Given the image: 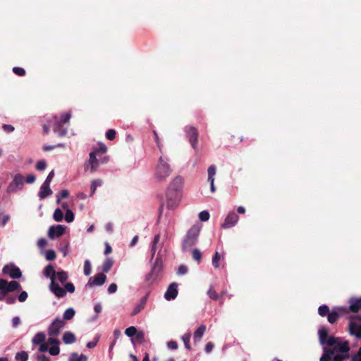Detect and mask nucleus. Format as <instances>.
I'll use <instances>...</instances> for the list:
<instances>
[{
    "mask_svg": "<svg viewBox=\"0 0 361 361\" xmlns=\"http://www.w3.org/2000/svg\"><path fill=\"white\" fill-rule=\"evenodd\" d=\"M183 185V178L180 176H176L170 183L166 191L167 207L169 209H174L177 207Z\"/></svg>",
    "mask_w": 361,
    "mask_h": 361,
    "instance_id": "nucleus-1",
    "label": "nucleus"
},
{
    "mask_svg": "<svg viewBox=\"0 0 361 361\" xmlns=\"http://www.w3.org/2000/svg\"><path fill=\"white\" fill-rule=\"evenodd\" d=\"M319 316L327 317V320L330 324H335L337 320L348 314L347 306H335L330 310L327 305H322L318 308Z\"/></svg>",
    "mask_w": 361,
    "mask_h": 361,
    "instance_id": "nucleus-2",
    "label": "nucleus"
},
{
    "mask_svg": "<svg viewBox=\"0 0 361 361\" xmlns=\"http://www.w3.org/2000/svg\"><path fill=\"white\" fill-rule=\"evenodd\" d=\"M201 227L195 224L187 231L181 243V249L183 252L190 251L192 247L197 243Z\"/></svg>",
    "mask_w": 361,
    "mask_h": 361,
    "instance_id": "nucleus-3",
    "label": "nucleus"
},
{
    "mask_svg": "<svg viewBox=\"0 0 361 361\" xmlns=\"http://www.w3.org/2000/svg\"><path fill=\"white\" fill-rule=\"evenodd\" d=\"M56 273L53 265L50 264L47 265L43 270L44 276L51 280L49 286L50 292L58 298H63L66 295V291L58 283H55L54 276Z\"/></svg>",
    "mask_w": 361,
    "mask_h": 361,
    "instance_id": "nucleus-4",
    "label": "nucleus"
},
{
    "mask_svg": "<svg viewBox=\"0 0 361 361\" xmlns=\"http://www.w3.org/2000/svg\"><path fill=\"white\" fill-rule=\"evenodd\" d=\"M169 159L161 155L155 168L154 177L159 182L166 179L172 173V169L169 163Z\"/></svg>",
    "mask_w": 361,
    "mask_h": 361,
    "instance_id": "nucleus-5",
    "label": "nucleus"
},
{
    "mask_svg": "<svg viewBox=\"0 0 361 361\" xmlns=\"http://www.w3.org/2000/svg\"><path fill=\"white\" fill-rule=\"evenodd\" d=\"M109 161V157L97 158V152H91L89 154V159L85 162L84 169L85 171H90L91 173L96 171L100 164H106Z\"/></svg>",
    "mask_w": 361,
    "mask_h": 361,
    "instance_id": "nucleus-6",
    "label": "nucleus"
},
{
    "mask_svg": "<svg viewBox=\"0 0 361 361\" xmlns=\"http://www.w3.org/2000/svg\"><path fill=\"white\" fill-rule=\"evenodd\" d=\"M329 329L326 326H320L318 330L319 339L321 345L335 346L338 340L334 336H328Z\"/></svg>",
    "mask_w": 361,
    "mask_h": 361,
    "instance_id": "nucleus-7",
    "label": "nucleus"
},
{
    "mask_svg": "<svg viewBox=\"0 0 361 361\" xmlns=\"http://www.w3.org/2000/svg\"><path fill=\"white\" fill-rule=\"evenodd\" d=\"M348 331L356 338H361V316H350L349 318Z\"/></svg>",
    "mask_w": 361,
    "mask_h": 361,
    "instance_id": "nucleus-8",
    "label": "nucleus"
},
{
    "mask_svg": "<svg viewBox=\"0 0 361 361\" xmlns=\"http://www.w3.org/2000/svg\"><path fill=\"white\" fill-rule=\"evenodd\" d=\"M66 323L63 319L60 317L55 318L49 324L47 329L49 336H57L59 335L61 330L65 326Z\"/></svg>",
    "mask_w": 361,
    "mask_h": 361,
    "instance_id": "nucleus-9",
    "label": "nucleus"
},
{
    "mask_svg": "<svg viewBox=\"0 0 361 361\" xmlns=\"http://www.w3.org/2000/svg\"><path fill=\"white\" fill-rule=\"evenodd\" d=\"M24 185L23 177L21 174H16L12 181L9 183L7 188V192L9 193L16 192L23 190Z\"/></svg>",
    "mask_w": 361,
    "mask_h": 361,
    "instance_id": "nucleus-10",
    "label": "nucleus"
},
{
    "mask_svg": "<svg viewBox=\"0 0 361 361\" xmlns=\"http://www.w3.org/2000/svg\"><path fill=\"white\" fill-rule=\"evenodd\" d=\"M184 132L192 147L195 149L197 148V138L199 135L197 128L194 126H185L184 128Z\"/></svg>",
    "mask_w": 361,
    "mask_h": 361,
    "instance_id": "nucleus-11",
    "label": "nucleus"
},
{
    "mask_svg": "<svg viewBox=\"0 0 361 361\" xmlns=\"http://www.w3.org/2000/svg\"><path fill=\"white\" fill-rule=\"evenodd\" d=\"M2 272L4 274L9 275L13 279H18L22 276L20 269L13 264L5 265L3 267Z\"/></svg>",
    "mask_w": 361,
    "mask_h": 361,
    "instance_id": "nucleus-12",
    "label": "nucleus"
},
{
    "mask_svg": "<svg viewBox=\"0 0 361 361\" xmlns=\"http://www.w3.org/2000/svg\"><path fill=\"white\" fill-rule=\"evenodd\" d=\"M163 263L160 257H157L152 265L151 271L145 276L146 281H149L153 276H157L162 270Z\"/></svg>",
    "mask_w": 361,
    "mask_h": 361,
    "instance_id": "nucleus-13",
    "label": "nucleus"
},
{
    "mask_svg": "<svg viewBox=\"0 0 361 361\" xmlns=\"http://www.w3.org/2000/svg\"><path fill=\"white\" fill-rule=\"evenodd\" d=\"M66 226L63 225L51 226L48 231V236L50 239H55L61 236L65 232Z\"/></svg>",
    "mask_w": 361,
    "mask_h": 361,
    "instance_id": "nucleus-14",
    "label": "nucleus"
},
{
    "mask_svg": "<svg viewBox=\"0 0 361 361\" xmlns=\"http://www.w3.org/2000/svg\"><path fill=\"white\" fill-rule=\"evenodd\" d=\"M106 279V276L104 273H99L94 276L93 277H90L88 280L87 283L86 284V287H93L95 286H102Z\"/></svg>",
    "mask_w": 361,
    "mask_h": 361,
    "instance_id": "nucleus-15",
    "label": "nucleus"
},
{
    "mask_svg": "<svg viewBox=\"0 0 361 361\" xmlns=\"http://www.w3.org/2000/svg\"><path fill=\"white\" fill-rule=\"evenodd\" d=\"M178 283L176 282L171 283L167 288L166 291L164 293V298L171 301L176 298L178 290Z\"/></svg>",
    "mask_w": 361,
    "mask_h": 361,
    "instance_id": "nucleus-16",
    "label": "nucleus"
},
{
    "mask_svg": "<svg viewBox=\"0 0 361 361\" xmlns=\"http://www.w3.org/2000/svg\"><path fill=\"white\" fill-rule=\"evenodd\" d=\"M239 217L235 212H230L226 217L224 223L221 224V228L228 229L234 226L238 222Z\"/></svg>",
    "mask_w": 361,
    "mask_h": 361,
    "instance_id": "nucleus-17",
    "label": "nucleus"
},
{
    "mask_svg": "<svg viewBox=\"0 0 361 361\" xmlns=\"http://www.w3.org/2000/svg\"><path fill=\"white\" fill-rule=\"evenodd\" d=\"M149 295V293L148 292L145 294V296H143L140 299V302L135 306L133 311L131 312V313H130L131 316L133 317V316L137 315L139 312H140L145 308L146 303L147 302Z\"/></svg>",
    "mask_w": 361,
    "mask_h": 361,
    "instance_id": "nucleus-18",
    "label": "nucleus"
},
{
    "mask_svg": "<svg viewBox=\"0 0 361 361\" xmlns=\"http://www.w3.org/2000/svg\"><path fill=\"white\" fill-rule=\"evenodd\" d=\"M334 348L338 351L337 353H339L342 355H347L349 357V343L345 341L344 342H337V344L334 346Z\"/></svg>",
    "mask_w": 361,
    "mask_h": 361,
    "instance_id": "nucleus-19",
    "label": "nucleus"
},
{
    "mask_svg": "<svg viewBox=\"0 0 361 361\" xmlns=\"http://www.w3.org/2000/svg\"><path fill=\"white\" fill-rule=\"evenodd\" d=\"M349 307H347L348 309V312L350 310L353 312H357L358 311H361V297L359 298H351L349 299Z\"/></svg>",
    "mask_w": 361,
    "mask_h": 361,
    "instance_id": "nucleus-20",
    "label": "nucleus"
},
{
    "mask_svg": "<svg viewBox=\"0 0 361 361\" xmlns=\"http://www.w3.org/2000/svg\"><path fill=\"white\" fill-rule=\"evenodd\" d=\"M53 192L50 188V185L42 183L39 188V191L38 192V197L39 200H44L47 198L48 197L52 195Z\"/></svg>",
    "mask_w": 361,
    "mask_h": 361,
    "instance_id": "nucleus-21",
    "label": "nucleus"
},
{
    "mask_svg": "<svg viewBox=\"0 0 361 361\" xmlns=\"http://www.w3.org/2000/svg\"><path fill=\"white\" fill-rule=\"evenodd\" d=\"M64 123H61V121H55L53 125V130L57 133L59 137H64L66 135L68 132V128L64 127Z\"/></svg>",
    "mask_w": 361,
    "mask_h": 361,
    "instance_id": "nucleus-22",
    "label": "nucleus"
},
{
    "mask_svg": "<svg viewBox=\"0 0 361 361\" xmlns=\"http://www.w3.org/2000/svg\"><path fill=\"white\" fill-rule=\"evenodd\" d=\"M55 283H64L68 279V274L67 271L61 270L59 271H56L55 274Z\"/></svg>",
    "mask_w": 361,
    "mask_h": 361,
    "instance_id": "nucleus-23",
    "label": "nucleus"
},
{
    "mask_svg": "<svg viewBox=\"0 0 361 361\" xmlns=\"http://www.w3.org/2000/svg\"><path fill=\"white\" fill-rule=\"evenodd\" d=\"M206 331V326L204 324H201L194 332L193 339L194 342H199L202 337L203 336L204 332Z\"/></svg>",
    "mask_w": 361,
    "mask_h": 361,
    "instance_id": "nucleus-24",
    "label": "nucleus"
},
{
    "mask_svg": "<svg viewBox=\"0 0 361 361\" xmlns=\"http://www.w3.org/2000/svg\"><path fill=\"white\" fill-rule=\"evenodd\" d=\"M21 289V285L16 281H11L8 282L6 281V290L8 293L13 292Z\"/></svg>",
    "mask_w": 361,
    "mask_h": 361,
    "instance_id": "nucleus-25",
    "label": "nucleus"
},
{
    "mask_svg": "<svg viewBox=\"0 0 361 361\" xmlns=\"http://www.w3.org/2000/svg\"><path fill=\"white\" fill-rule=\"evenodd\" d=\"M62 339L65 344H72L76 341L75 334L71 331L64 332Z\"/></svg>",
    "mask_w": 361,
    "mask_h": 361,
    "instance_id": "nucleus-26",
    "label": "nucleus"
},
{
    "mask_svg": "<svg viewBox=\"0 0 361 361\" xmlns=\"http://www.w3.org/2000/svg\"><path fill=\"white\" fill-rule=\"evenodd\" d=\"M46 338V335L44 332H37L32 339V343L34 345H39L43 342H44Z\"/></svg>",
    "mask_w": 361,
    "mask_h": 361,
    "instance_id": "nucleus-27",
    "label": "nucleus"
},
{
    "mask_svg": "<svg viewBox=\"0 0 361 361\" xmlns=\"http://www.w3.org/2000/svg\"><path fill=\"white\" fill-rule=\"evenodd\" d=\"M71 118V111H69L68 112L63 113L61 115L59 119H57V116H54V118L56 119V121H61V123L68 124L70 122V119Z\"/></svg>",
    "mask_w": 361,
    "mask_h": 361,
    "instance_id": "nucleus-28",
    "label": "nucleus"
},
{
    "mask_svg": "<svg viewBox=\"0 0 361 361\" xmlns=\"http://www.w3.org/2000/svg\"><path fill=\"white\" fill-rule=\"evenodd\" d=\"M68 361H87V357L83 354L78 355L77 353H72Z\"/></svg>",
    "mask_w": 361,
    "mask_h": 361,
    "instance_id": "nucleus-29",
    "label": "nucleus"
},
{
    "mask_svg": "<svg viewBox=\"0 0 361 361\" xmlns=\"http://www.w3.org/2000/svg\"><path fill=\"white\" fill-rule=\"evenodd\" d=\"M191 255L192 259L197 263L200 264L202 261V253L198 248L191 250Z\"/></svg>",
    "mask_w": 361,
    "mask_h": 361,
    "instance_id": "nucleus-30",
    "label": "nucleus"
},
{
    "mask_svg": "<svg viewBox=\"0 0 361 361\" xmlns=\"http://www.w3.org/2000/svg\"><path fill=\"white\" fill-rule=\"evenodd\" d=\"M102 184V180L101 179H94L92 181L90 185V196H92L98 187H100Z\"/></svg>",
    "mask_w": 361,
    "mask_h": 361,
    "instance_id": "nucleus-31",
    "label": "nucleus"
},
{
    "mask_svg": "<svg viewBox=\"0 0 361 361\" xmlns=\"http://www.w3.org/2000/svg\"><path fill=\"white\" fill-rule=\"evenodd\" d=\"M75 314V310L73 307H69L66 309V311L64 312L62 319H63L64 322L65 320H70L73 318Z\"/></svg>",
    "mask_w": 361,
    "mask_h": 361,
    "instance_id": "nucleus-32",
    "label": "nucleus"
},
{
    "mask_svg": "<svg viewBox=\"0 0 361 361\" xmlns=\"http://www.w3.org/2000/svg\"><path fill=\"white\" fill-rule=\"evenodd\" d=\"M113 266V260L111 258H106L104 261L102 269L104 272H109Z\"/></svg>",
    "mask_w": 361,
    "mask_h": 361,
    "instance_id": "nucleus-33",
    "label": "nucleus"
},
{
    "mask_svg": "<svg viewBox=\"0 0 361 361\" xmlns=\"http://www.w3.org/2000/svg\"><path fill=\"white\" fill-rule=\"evenodd\" d=\"M15 360L16 361H27L28 353L24 350L18 352L15 355Z\"/></svg>",
    "mask_w": 361,
    "mask_h": 361,
    "instance_id": "nucleus-34",
    "label": "nucleus"
},
{
    "mask_svg": "<svg viewBox=\"0 0 361 361\" xmlns=\"http://www.w3.org/2000/svg\"><path fill=\"white\" fill-rule=\"evenodd\" d=\"M69 196V192L68 190H62L60 192H59L56 197V203L59 204L61 202V199L66 198Z\"/></svg>",
    "mask_w": 361,
    "mask_h": 361,
    "instance_id": "nucleus-35",
    "label": "nucleus"
},
{
    "mask_svg": "<svg viewBox=\"0 0 361 361\" xmlns=\"http://www.w3.org/2000/svg\"><path fill=\"white\" fill-rule=\"evenodd\" d=\"M191 335L190 333H186L182 336V341L184 343L185 348L187 350H190V341Z\"/></svg>",
    "mask_w": 361,
    "mask_h": 361,
    "instance_id": "nucleus-36",
    "label": "nucleus"
},
{
    "mask_svg": "<svg viewBox=\"0 0 361 361\" xmlns=\"http://www.w3.org/2000/svg\"><path fill=\"white\" fill-rule=\"evenodd\" d=\"M325 353L320 357V361H331V355L334 354V350L323 348Z\"/></svg>",
    "mask_w": 361,
    "mask_h": 361,
    "instance_id": "nucleus-37",
    "label": "nucleus"
},
{
    "mask_svg": "<svg viewBox=\"0 0 361 361\" xmlns=\"http://www.w3.org/2000/svg\"><path fill=\"white\" fill-rule=\"evenodd\" d=\"M53 218L57 222H60L63 220V214L59 208H56L55 209V211L54 212Z\"/></svg>",
    "mask_w": 361,
    "mask_h": 361,
    "instance_id": "nucleus-38",
    "label": "nucleus"
},
{
    "mask_svg": "<svg viewBox=\"0 0 361 361\" xmlns=\"http://www.w3.org/2000/svg\"><path fill=\"white\" fill-rule=\"evenodd\" d=\"M134 341L139 343H144L145 342V334L141 331H137V334H135V336H134V339H132V342L133 343Z\"/></svg>",
    "mask_w": 361,
    "mask_h": 361,
    "instance_id": "nucleus-39",
    "label": "nucleus"
},
{
    "mask_svg": "<svg viewBox=\"0 0 361 361\" xmlns=\"http://www.w3.org/2000/svg\"><path fill=\"white\" fill-rule=\"evenodd\" d=\"M216 166L214 165H211L208 169V180H214V176L216 174Z\"/></svg>",
    "mask_w": 361,
    "mask_h": 361,
    "instance_id": "nucleus-40",
    "label": "nucleus"
},
{
    "mask_svg": "<svg viewBox=\"0 0 361 361\" xmlns=\"http://www.w3.org/2000/svg\"><path fill=\"white\" fill-rule=\"evenodd\" d=\"M65 221L67 223H71L74 221L75 215L74 213L71 209H66L65 214Z\"/></svg>",
    "mask_w": 361,
    "mask_h": 361,
    "instance_id": "nucleus-41",
    "label": "nucleus"
},
{
    "mask_svg": "<svg viewBox=\"0 0 361 361\" xmlns=\"http://www.w3.org/2000/svg\"><path fill=\"white\" fill-rule=\"evenodd\" d=\"M84 274L85 276H89L92 271V265L91 262L89 259L85 260L84 262Z\"/></svg>",
    "mask_w": 361,
    "mask_h": 361,
    "instance_id": "nucleus-42",
    "label": "nucleus"
},
{
    "mask_svg": "<svg viewBox=\"0 0 361 361\" xmlns=\"http://www.w3.org/2000/svg\"><path fill=\"white\" fill-rule=\"evenodd\" d=\"M56 255L54 250H48L45 252V258L47 261H53L56 259Z\"/></svg>",
    "mask_w": 361,
    "mask_h": 361,
    "instance_id": "nucleus-43",
    "label": "nucleus"
},
{
    "mask_svg": "<svg viewBox=\"0 0 361 361\" xmlns=\"http://www.w3.org/2000/svg\"><path fill=\"white\" fill-rule=\"evenodd\" d=\"M137 330L135 326H130L125 331V334L128 337L133 338L137 334Z\"/></svg>",
    "mask_w": 361,
    "mask_h": 361,
    "instance_id": "nucleus-44",
    "label": "nucleus"
},
{
    "mask_svg": "<svg viewBox=\"0 0 361 361\" xmlns=\"http://www.w3.org/2000/svg\"><path fill=\"white\" fill-rule=\"evenodd\" d=\"M348 358V356L342 355L339 353H334L333 355H331V361H343L345 359Z\"/></svg>",
    "mask_w": 361,
    "mask_h": 361,
    "instance_id": "nucleus-45",
    "label": "nucleus"
},
{
    "mask_svg": "<svg viewBox=\"0 0 361 361\" xmlns=\"http://www.w3.org/2000/svg\"><path fill=\"white\" fill-rule=\"evenodd\" d=\"M220 255L218 252H216L212 257V265L215 269L219 267Z\"/></svg>",
    "mask_w": 361,
    "mask_h": 361,
    "instance_id": "nucleus-46",
    "label": "nucleus"
},
{
    "mask_svg": "<svg viewBox=\"0 0 361 361\" xmlns=\"http://www.w3.org/2000/svg\"><path fill=\"white\" fill-rule=\"evenodd\" d=\"M63 290L68 293H73L75 292V288L74 284L72 282H68L65 283Z\"/></svg>",
    "mask_w": 361,
    "mask_h": 361,
    "instance_id": "nucleus-47",
    "label": "nucleus"
},
{
    "mask_svg": "<svg viewBox=\"0 0 361 361\" xmlns=\"http://www.w3.org/2000/svg\"><path fill=\"white\" fill-rule=\"evenodd\" d=\"M210 214L208 211L204 210L199 213V219L202 221H207L209 219Z\"/></svg>",
    "mask_w": 361,
    "mask_h": 361,
    "instance_id": "nucleus-48",
    "label": "nucleus"
},
{
    "mask_svg": "<svg viewBox=\"0 0 361 361\" xmlns=\"http://www.w3.org/2000/svg\"><path fill=\"white\" fill-rule=\"evenodd\" d=\"M35 168L37 171H42L47 168V162L45 160L38 161L36 164Z\"/></svg>",
    "mask_w": 361,
    "mask_h": 361,
    "instance_id": "nucleus-49",
    "label": "nucleus"
},
{
    "mask_svg": "<svg viewBox=\"0 0 361 361\" xmlns=\"http://www.w3.org/2000/svg\"><path fill=\"white\" fill-rule=\"evenodd\" d=\"M207 295L211 299H213L214 300H217L219 298L218 293L212 288V286L208 290Z\"/></svg>",
    "mask_w": 361,
    "mask_h": 361,
    "instance_id": "nucleus-50",
    "label": "nucleus"
},
{
    "mask_svg": "<svg viewBox=\"0 0 361 361\" xmlns=\"http://www.w3.org/2000/svg\"><path fill=\"white\" fill-rule=\"evenodd\" d=\"M153 134L154 135V140H155V142H156V144L157 145V147L159 148L160 152L162 154L163 145L161 143V141H160V139L159 137L158 133H157V132L156 130H153Z\"/></svg>",
    "mask_w": 361,
    "mask_h": 361,
    "instance_id": "nucleus-51",
    "label": "nucleus"
},
{
    "mask_svg": "<svg viewBox=\"0 0 361 361\" xmlns=\"http://www.w3.org/2000/svg\"><path fill=\"white\" fill-rule=\"evenodd\" d=\"M116 130H114V129H109L106 132V137L107 140H114L116 137Z\"/></svg>",
    "mask_w": 361,
    "mask_h": 361,
    "instance_id": "nucleus-52",
    "label": "nucleus"
},
{
    "mask_svg": "<svg viewBox=\"0 0 361 361\" xmlns=\"http://www.w3.org/2000/svg\"><path fill=\"white\" fill-rule=\"evenodd\" d=\"M49 353L52 356H56L60 353V348L57 345H52L49 348Z\"/></svg>",
    "mask_w": 361,
    "mask_h": 361,
    "instance_id": "nucleus-53",
    "label": "nucleus"
},
{
    "mask_svg": "<svg viewBox=\"0 0 361 361\" xmlns=\"http://www.w3.org/2000/svg\"><path fill=\"white\" fill-rule=\"evenodd\" d=\"M10 219V216L8 214H4L2 212H0V223L2 226H4Z\"/></svg>",
    "mask_w": 361,
    "mask_h": 361,
    "instance_id": "nucleus-54",
    "label": "nucleus"
},
{
    "mask_svg": "<svg viewBox=\"0 0 361 361\" xmlns=\"http://www.w3.org/2000/svg\"><path fill=\"white\" fill-rule=\"evenodd\" d=\"M54 336H49L47 340L48 345H53L59 346L60 344V341L58 338H54Z\"/></svg>",
    "mask_w": 361,
    "mask_h": 361,
    "instance_id": "nucleus-55",
    "label": "nucleus"
},
{
    "mask_svg": "<svg viewBox=\"0 0 361 361\" xmlns=\"http://www.w3.org/2000/svg\"><path fill=\"white\" fill-rule=\"evenodd\" d=\"M27 297H28L27 293L25 290H23L18 295V300L19 302H23L27 299Z\"/></svg>",
    "mask_w": 361,
    "mask_h": 361,
    "instance_id": "nucleus-56",
    "label": "nucleus"
},
{
    "mask_svg": "<svg viewBox=\"0 0 361 361\" xmlns=\"http://www.w3.org/2000/svg\"><path fill=\"white\" fill-rule=\"evenodd\" d=\"M13 72L19 76H23L25 74V69L20 67H14L13 68Z\"/></svg>",
    "mask_w": 361,
    "mask_h": 361,
    "instance_id": "nucleus-57",
    "label": "nucleus"
},
{
    "mask_svg": "<svg viewBox=\"0 0 361 361\" xmlns=\"http://www.w3.org/2000/svg\"><path fill=\"white\" fill-rule=\"evenodd\" d=\"M188 271V267L185 265H180L177 270V274L178 275H184L187 274Z\"/></svg>",
    "mask_w": 361,
    "mask_h": 361,
    "instance_id": "nucleus-58",
    "label": "nucleus"
},
{
    "mask_svg": "<svg viewBox=\"0 0 361 361\" xmlns=\"http://www.w3.org/2000/svg\"><path fill=\"white\" fill-rule=\"evenodd\" d=\"M68 245H69V243L68 242H66L63 245L61 244L60 245L59 249H60L61 252H63V255L64 257L66 256L67 254H68Z\"/></svg>",
    "mask_w": 361,
    "mask_h": 361,
    "instance_id": "nucleus-59",
    "label": "nucleus"
},
{
    "mask_svg": "<svg viewBox=\"0 0 361 361\" xmlns=\"http://www.w3.org/2000/svg\"><path fill=\"white\" fill-rule=\"evenodd\" d=\"M35 359L37 361H51L50 358L44 354H37L35 355Z\"/></svg>",
    "mask_w": 361,
    "mask_h": 361,
    "instance_id": "nucleus-60",
    "label": "nucleus"
},
{
    "mask_svg": "<svg viewBox=\"0 0 361 361\" xmlns=\"http://www.w3.org/2000/svg\"><path fill=\"white\" fill-rule=\"evenodd\" d=\"M39 345L38 350L41 353H45L47 351H49V345L47 343H42Z\"/></svg>",
    "mask_w": 361,
    "mask_h": 361,
    "instance_id": "nucleus-61",
    "label": "nucleus"
},
{
    "mask_svg": "<svg viewBox=\"0 0 361 361\" xmlns=\"http://www.w3.org/2000/svg\"><path fill=\"white\" fill-rule=\"evenodd\" d=\"M106 150H107L106 146L104 144L101 143V144H99V148L97 150H94V152H96L97 154H104L106 152Z\"/></svg>",
    "mask_w": 361,
    "mask_h": 361,
    "instance_id": "nucleus-62",
    "label": "nucleus"
},
{
    "mask_svg": "<svg viewBox=\"0 0 361 361\" xmlns=\"http://www.w3.org/2000/svg\"><path fill=\"white\" fill-rule=\"evenodd\" d=\"M54 176V171L52 170L51 171L49 172V173L48 174V176H47L45 180L44 181L43 183H45V184H47V185H50V183L53 179Z\"/></svg>",
    "mask_w": 361,
    "mask_h": 361,
    "instance_id": "nucleus-63",
    "label": "nucleus"
},
{
    "mask_svg": "<svg viewBox=\"0 0 361 361\" xmlns=\"http://www.w3.org/2000/svg\"><path fill=\"white\" fill-rule=\"evenodd\" d=\"M351 361H361L360 348H359L357 353L352 357Z\"/></svg>",
    "mask_w": 361,
    "mask_h": 361,
    "instance_id": "nucleus-64",
    "label": "nucleus"
}]
</instances>
